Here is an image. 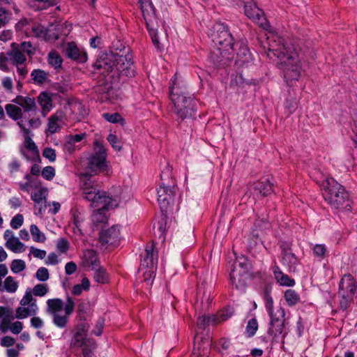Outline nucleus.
I'll list each match as a JSON object with an SVG mask.
<instances>
[{
    "label": "nucleus",
    "mask_w": 357,
    "mask_h": 357,
    "mask_svg": "<svg viewBox=\"0 0 357 357\" xmlns=\"http://www.w3.org/2000/svg\"><path fill=\"white\" fill-rule=\"evenodd\" d=\"M213 316L209 317L206 315L199 316L197 318V327L200 329H204L206 326L208 324H215V322H213Z\"/></svg>",
    "instance_id": "8fccbe9b"
},
{
    "label": "nucleus",
    "mask_w": 357,
    "mask_h": 357,
    "mask_svg": "<svg viewBox=\"0 0 357 357\" xmlns=\"http://www.w3.org/2000/svg\"><path fill=\"white\" fill-rule=\"evenodd\" d=\"M26 268L25 261L22 259H14L10 264V269L14 273H18Z\"/></svg>",
    "instance_id": "de8ad7c7"
},
{
    "label": "nucleus",
    "mask_w": 357,
    "mask_h": 357,
    "mask_svg": "<svg viewBox=\"0 0 357 357\" xmlns=\"http://www.w3.org/2000/svg\"><path fill=\"white\" fill-rule=\"evenodd\" d=\"M9 60L8 56L4 53L0 54V69L4 72H8L9 68L7 62Z\"/></svg>",
    "instance_id": "338daca9"
},
{
    "label": "nucleus",
    "mask_w": 357,
    "mask_h": 357,
    "mask_svg": "<svg viewBox=\"0 0 357 357\" xmlns=\"http://www.w3.org/2000/svg\"><path fill=\"white\" fill-rule=\"evenodd\" d=\"M94 150L95 153L88 158L87 167L91 173L96 174L98 172H103L106 170L107 151L98 141L94 142Z\"/></svg>",
    "instance_id": "9b49d317"
},
{
    "label": "nucleus",
    "mask_w": 357,
    "mask_h": 357,
    "mask_svg": "<svg viewBox=\"0 0 357 357\" xmlns=\"http://www.w3.org/2000/svg\"><path fill=\"white\" fill-rule=\"evenodd\" d=\"M158 228L159 232V238H162V241H165V234L166 231V220L165 218H161L158 222Z\"/></svg>",
    "instance_id": "e2e57ef3"
},
{
    "label": "nucleus",
    "mask_w": 357,
    "mask_h": 357,
    "mask_svg": "<svg viewBox=\"0 0 357 357\" xmlns=\"http://www.w3.org/2000/svg\"><path fill=\"white\" fill-rule=\"evenodd\" d=\"M68 102L73 119L79 121L87 114L84 105L77 99L69 98Z\"/></svg>",
    "instance_id": "412c9836"
},
{
    "label": "nucleus",
    "mask_w": 357,
    "mask_h": 357,
    "mask_svg": "<svg viewBox=\"0 0 357 357\" xmlns=\"http://www.w3.org/2000/svg\"><path fill=\"white\" fill-rule=\"evenodd\" d=\"M38 306L36 301L30 303L27 307H18L16 309L15 317L17 319H25L29 316H33L38 311Z\"/></svg>",
    "instance_id": "cd10ccee"
},
{
    "label": "nucleus",
    "mask_w": 357,
    "mask_h": 357,
    "mask_svg": "<svg viewBox=\"0 0 357 357\" xmlns=\"http://www.w3.org/2000/svg\"><path fill=\"white\" fill-rule=\"evenodd\" d=\"M244 11L248 17L251 19L254 22L264 29H267L270 27L268 22L264 17L263 10L259 8L255 3H245L244 6Z\"/></svg>",
    "instance_id": "ddd939ff"
},
{
    "label": "nucleus",
    "mask_w": 357,
    "mask_h": 357,
    "mask_svg": "<svg viewBox=\"0 0 357 357\" xmlns=\"http://www.w3.org/2000/svg\"><path fill=\"white\" fill-rule=\"evenodd\" d=\"M13 102L18 105L24 114L28 117L27 123L29 128L33 129L39 128L41 121L38 117L36 116L39 110L33 98L18 96Z\"/></svg>",
    "instance_id": "9d476101"
},
{
    "label": "nucleus",
    "mask_w": 357,
    "mask_h": 357,
    "mask_svg": "<svg viewBox=\"0 0 357 357\" xmlns=\"http://www.w3.org/2000/svg\"><path fill=\"white\" fill-rule=\"evenodd\" d=\"M47 195V189L42 188L31 195V199L37 204L43 203V202L45 203L46 199L45 196Z\"/></svg>",
    "instance_id": "c03bdc74"
},
{
    "label": "nucleus",
    "mask_w": 357,
    "mask_h": 357,
    "mask_svg": "<svg viewBox=\"0 0 357 357\" xmlns=\"http://www.w3.org/2000/svg\"><path fill=\"white\" fill-rule=\"evenodd\" d=\"M81 266L85 268L96 270L99 267L100 261L97 253L93 250H86L81 258Z\"/></svg>",
    "instance_id": "a211bd4d"
},
{
    "label": "nucleus",
    "mask_w": 357,
    "mask_h": 357,
    "mask_svg": "<svg viewBox=\"0 0 357 357\" xmlns=\"http://www.w3.org/2000/svg\"><path fill=\"white\" fill-rule=\"evenodd\" d=\"M140 4L141 11L145 22L149 26L148 21L155 18V13L153 5L151 0H138Z\"/></svg>",
    "instance_id": "393cba45"
},
{
    "label": "nucleus",
    "mask_w": 357,
    "mask_h": 357,
    "mask_svg": "<svg viewBox=\"0 0 357 357\" xmlns=\"http://www.w3.org/2000/svg\"><path fill=\"white\" fill-rule=\"evenodd\" d=\"M267 56L279 59L280 68L288 84L298 81L301 75L302 63L298 52L291 44L284 43L282 38L272 35L267 38Z\"/></svg>",
    "instance_id": "f257e3e1"
},
{
    "label": "nucleus",
    "mask_w": 357,
    "mask_h": 357,
    "mask_svg": "<svg viewBox=\"0 0 357 357\" xmlns=\"http://www.w3.org/2000/svg\"><path fill=\"white\" fill-rule=\"evenodd\" d=\"M85 133H80L69 136V140L65 144V149H68L69 146H74L75 143L81 142L85 137Z\"/></svg>",
    "instance_id": "4d7b16f0"
},
{
    "label": "nucleus",
    "mask_w": 357,
    "mask_h": 357,
    "mask_svg": "<svg viewBox=\"0 0 357 357\" xmlns=\"http://www.w3.org/2000/svg\"><path fill=\"white\" fill-rule=\"evenodd\" d=\"M30 232L31 234L33 240L37 243H44L46 240V237L43 233H42L38 227L36 225H31L30 227Z\"/></svg>",
    "instance_id": "4c0bfd02"
},
{
    "label": "nucleus",
    "mask_w": 357,
    "mask_h": 357,
    "mask_svg": "<svg viewBox=\"0 0 357 357\" xmlns=\"http://www.w3.org/2000/svg\"><path fill=\"white\" fill-rule=\"evenodd\" d=\"M174 85L169 87V96L174 105L172 112L178 119L183 121L192 116L196 109V102L192 96H187L184 93L179 94Z\"/></svg>",
    "instance_id": "6e6552de"
},
{
    "label": "nucleus",
    "mask_w": 357,
    "mask_h": 357,
    "mask_svg": "<svg viewBox=\"0 0 357 357\" xmlns=\"http://www.w3.org/2000/svg\"><path fill=\"white\" fill-rule=\"evenodd\" d=\"M212 41L217 52L214 50L213 54L218 58L219 54L222 57L229 59L230 51L234 52V39L227 25L217 22L213 26L211 33Z\"/></svg>",
    "instance_id": "0eeeda50"
},
{
    "label": "nucleus",
    "mask_w": 357,
    "mask_h": 357,
    "mask_svg": "<svg viewBox=\"0 0 357 357\" xmlns=\"http://www.w3.org/2000/svg\"><path fill=\"white\" fill-rule=\"evenodd\" d=\"M6 247L13 252H22L25 250L24 245L17 238H9L6 243Z\"/></svg>",
    "instance_id": "72a5a7b5"
},
{
    "label": "nucleus",
    "mask_w": 357,
    "mask_h": 357,
    "mask_svg": "<svg viewBox=\"0 0 357 357\" xmlns=\"http://www.w3.org/2000/svg\"><path fill=\"white\" fill-rule=\"evenodd\" d=\"M234 314V309L232 307H228L222 309L220 312H219L215 316H213V322H215V324L225 321L228 319H229Z\"/></svg>",
    "instance_id": "f704fd0d"
},
{
    "label": "nucleus",
    "mask_w": 357,
    "mask_h": 357,
    "mask_svg": "<svg viewBox=\"0 0 357 357\" xmlns=\"http://www.w3.org/2000/svg\"><path fill=\"white\" fill-rule=\"evenodd\" d=\"M47 284H38L33 288V294L36 296H44L48 292Z\"/></svg>",
    "instance_id": "3c124183"
},
{
    "label": "nucleus",
    "mask_w": 357,
    "mask_h": 357,
    "mask_svg": "<svg viewBox=\"0 0 357 357\" xmlns=\"http://www.w3.org/2000/svg\"><path fill=\"white\" fill-rule=\"evenodd\" d=\"M236 45H239L238 51L236 53L238 61L242 63H249L251 61V54L248 47L243 43H237Z\"/></svg>",
    "instance_id": "2f4dec72"
},
{
    "label": "nucleus",
    "mask_w": 357,
    "mask_h": 357,
    "mask_svg": "<svg viewBox=\"0 0 357 357\" xmlns=\"http://www.w3.org/2000/svg\"><path fill=\"white\" fill-rule=\"evenodd\" d=\"M258 330V322L255 318L250 319L245 328V335L248 337L254 336Z\"/></svg>",
    "instance_id": "ea45409f"
},
{
    "label": "nucleus",
    "mask_w": 357,
    "mask_h": 357,
    "mask_svg": "<svg viewBox=\"0 0 357 357\" xmlns=\"http://www.w3.org/2000/svg\"><path fill=\"white\" fill-rule=\"evenodd\" d=\"M313 254L316 257L324 258L327 254V249L324 244H317L313 248Z\"/></svg>",
    "instance_id": "864d4df0"
},
{
    "label": "nucleus",
    "mask_w": 357,
    "mask_h": 357,
    "mask_svg": "<svg viewBox=\"0 0 357 357\" xmlns=\"http://www.w3.org/2000/svg\"><path fill=\"white\" fill-rule=\"evenodd\" d=\"M94 274V280L96 282L101 284L107 283L109 282V276L104 268L98 267L96 269Z\"/></svg>",
    "instance_id": "58836bf2"
},
{
    "label": "nucleus",
    "mask_w": 357,
    "mask_h": 357,
    "mask_svg": "<svg viewBox=\"0 0 357 357\" xmlns=\"http://www.w3.org/2000/svg\"><path fill=\"white\" fill-rule=\"evenodd\" d=\"M339 295L340 296V306L341 309H342L343 310H346L347 309H348V307L352 303L354 296H351V294H344V292H342V294Z\"/></svg>",
    "instance_id": "49530a36"
},
{
    "label": "nucleus",
    "mask_w": 357,
    "mask_h": 357,
    "mask_svg": "<svg viewBox=\"0 0 357 357\" xmlns=\"http://www.w3.org/2000/svg\"><path fill=\"white\" fill-rule=\"evenodd\" d=\"M56 245L57 251L61 254L66 253L70 248L68 241L64 238H59L57 241Z\"/></svg>",
    "instance_id": "603ef678"
},
{
    "label": "nucleus",
    "mask_w": 357,
    "mask_h": 357,
    "mask_svg": "<svg viewBox=\"0 0 357 357\" xmlns=\"http://www.w3.org/2000/svg\"><path fill=\"white\" fill-rule=\"evenodd\" d=\"M265 307L270 317L269 328L268 333L273 338L272 342H284V339L287 334L285 328V311L281 306L275 310L273 307V300L271 295V290L266 288L264 292Z\"/></svg>",
    "instance_id": "20e7f679"
},
{
    "label": "nucleus",
    "mask_w": 357,
    "mask_h": 357,
    "mask_svg": "<svg viewBox=\"0 0 357 357\" xmlns=\"http://www.w3.org/2000/svg\"><path fill=\"white\" fill-rule=\"evenodd\" d=\"M120 240L121 231L118 225L103 229L99 234V241L102 245L116 246L119 244Z\"/></svg>",
    "instance_id": "4468645a"
},
{
    "label": "nucleus",
    "mask_w": 357,
    "mask_h": 357,
    "mask_svg": "<svg viewBox=\"0 0 357 357\" xmlns=\"http://www.w3.org/2000/svg\"><path fill=\"white\" fill-rule=\"evenodd\" d=\"M38 102L42 108L43 115L45 116L52 107V100L50 94L45 91L42 92L38 96Z\"/></svg>",
    "instance_id": "c85d7f7f"
},
{
    "label": "nucleus",
    "mask_w": 357,
    "mask_h": 357,
    "mask_svg": "<svg viewBox=\"0 0 357 357\" xmlns=\"http://www.w3.org/2000/svg\"><path fill=\"white\" fill-rule=\"evenodd\" d=\"M248 270V261L244 257H238L234 263V268L230 273V280L236 289H242L245 285V274Z\"/></svg>",
    "instance_id": "f8f14e48"
},
{
    "label": "nucleus",
    "mask_w": 357,
    "mask_h": 357,
    "mask_svg": "<svg viewBox=\"0 0 357 357\" xmlns=\"http://www.w3.org/2000/svg\"><path fill=\"white\" fill-rule=\"evenodd\" d=\"M4 289L9 293H15L18 287V284L11 276L7 277L3 283Z\"/></svg>",
    "instance_id": "37998d69"
},
{
    "label": "nucleus",
    "mask_w": 357,
    "mask_h": 357,
    "mask_svg": "<svg viewBox=\"0 0 357 357\" xmlns=\"http://www.w3.org/2000/svg\"><path fill=\"white\" fill-rule=\"evenodd\" d=\"M62 122V117L57 113L52 115L48 119L47 131L51 134L58 132L61 129V123Z\"/></svg>",
    "instance_id": "7c9ffc66"
},
{
    "label": "nucleus",
    "mask_w": 357,
    "mask_h": 357,
    "mask_svg": "<svg viewBox=\"0 0 357 357\" xmlns=\"http://www.w3.org/2000/svg\"><path fill=\"white\" fill-rule=\"evenodd\" d=\"M35 276L38 280L45 282L50 278L49 271L45 267H40L37 270Z\"/></svg>",
    "instance_id": "6e6d98bb"
},
{
    "label": "nucleus",
    "mask_w": 357,
    "mask_h": 357,
    "mask_svg": "<svg viewBox=\"0 0 357 357\" xmlns=\"http://www.w3.org/2000/svg\"><path fill=\"white\" fill-rule=\"evenodd\" d=\"M356 290V280L351 274L344 275L339 284V294H348L354 296Z\"/></svg>",
    "instance_id": "aec40b11"
},
{
    "label": "nucleus",
    "mask_w": 357,
    "mask_h": 357,
    "mask_svg": "<svg viewBox=\"0 0 357 357\" xmlns=\"http://www.w3.org/2000/svg\"><path fill=\"white\" fill-rule=\"evenodd\" d=\"M29 250L30 254H31L34 257L40 259H43L47 254L45 250H40L33 246L30 247Z\"/></svg>",
    "instance_id": "0e129e2a"
},
{
    "label": "nucleus",
    "mask_w": 357,
    "mask_h": 357,
    "mask_svg": "<svg viewBox=\"0 0 357 357\" xmlns=\"http://www.w3.org/2000/svg\"><path fill=\"white\" fill-rule=\"evenodd\" d=\"M31 34L37 38H43L47 39V29L41 24H33L31 26Z\"/></svg>",
    "instance_id": "79ce46f5"
},
{
    "label": "nucleus",
    "mask_w": 357,
    "mask_h": 357,
    "mask_svg": "<svg viewBox=\"0 0 357 357\" xmlns=\"http://www.w3.org/2000/svg\"><path fill=\"white\" fill-rule=\"evenodd\" d=\"M23 221V215L17 214L12 218L10 221V226L12 228L17 229L22 225Z\"/></svg>",
    "instance_id": "680f3d73"
},
{
    "label": "nucleus",
    "mask_w": 357,
    "mask_h": 357,
    "mask_svg": "<svg viewBox=\"0 0 357 357\" xmlns=\"http://www.w3.org/2000/svg\"><path fill=\"white\" fill-rule=\"evenodd\" d=\"M102 116L106 121L112 123H116L123 121L121 116L119 113H104Z\"/></svg>",
    "instance_id": "bf43d9fd"
},
{
    "label": "nucleus",
    "mask_w": 357,
    "mask_h": 357,
    "mask_svg": "<svg viewBox=\"0 0 357 357\" xmlns=\"http://www.w3.org/2000/svg\"><path fill=\"white\" fill-rule=\"evenodd\" d=\"M153 19H152L151 21H148L149 26H148V25H146V27H147V29L149 31V33L151 36L153 43L158 49H160V43H159L155 30L154 29L150 28V23L153 21ZM146 24H147L146 23Z\"/></svg>",
    "instance_id": "69168bd1"
},
{
    "label": "nucleus",
    "mask_w": 357,
    "mask_h": 357,
    "mask_svg": "<svg viewBox=\"0 0 357 357\" xmlns=\"http://www.w3.org/2000/svg\"><path fill=\"white\" fill-rule=\"evenodd\" d=\"M158 262V253L154 251L153 242L148 244L145 248L144 254L141 259L142 268L155 267Z\"/></svg>",
    "instance_id": "f3484780"
},
{
    "label": "nucleus",
    "mask_w": 357,
    "mask_h": 357,
    "mask_svg": "<svg viewBox=\"0 0 357 357\" xmlns=\"http://www.w3.org/2000/svg\"><path fill=\"white\" fill-rule=\"evenodd\" d=\"M273 273L274 278L280 285L286 287L294 286L295 280L284 273L278 265L275 264L273 266Z\"/></svg>",
    "instance_id": "b1692460"
},
{
    "label": "nucleus",
    "mask_w": 357,
    "mask_h": 357,
    "mask_svg": "<svg viewBox=\"0 0 357 357\" xmlns=\"http://www.w3.org/2000/svg\"><path fill=\"white\" fill-rule=\"evenodd\" d=\"M75 303L70 296L66 297L65 304L61 298H50L47 301V313L52 317V323L60 328L66 327L69 317L75 310Z\"/></svg>",
    "instance_id": "423d86ee"
},
{
    "label": "nucleus",
    "mask_w": 357,
    "mask_h": 357,
    "mask_svg": "<svg viewBox=\"0 0 357 357\" xmlns=\"http://www.w3.org/2000/svg\"><path fill=\"white\" fill-rule=\"evenodd\" d=\"M104 319L102 318H99L96 323L93 333L96 336H100L102 333Z\"/></svg>",
    "instance_id": "774afa93"
},
{
    "label": "nucleus",
    "mask_w": 357,
    "mask_h": 357,
    "mask_svg": "<svg viewBox=\"0 0 357 357\" xmlns=\"http://www.w3.org/2000/svg\"><path fill=\"white\" fill-rule=\"evenodd\" d=\"M43 156L53 162L56 160V151L50 147L45 148L43 151Z\"/></svg>",
    "instance_id": "052dcab7"
},
{
    "label": "nucleus",
    "mask_w": 357,
    "mask_h": 357,
    "mask_svg": "<svg viewBox=\"0 0 357 357\" xmlns=\"http://www.w3.org/2000/svg\"><path fill=\"white\" fill-rule=\"evenodd\" d=\"M41 174L45 179L51 181L55 176V169L52 166H47L43 168Z\"/></svg>",
    "instance_id": "13d9d810"
},
{
    "label": "nucleus",
    "mask_w": 357,
    "mask_h": 357,
    "mask_svg": "<svg viewBox=\"0 0 357 357\" xmlns=\"http://www.w3.org/2000/svg\"><path fill=\"white\" fill-rule=\"evenodd\" d=\"M107 141L109 142L112 148L115 151H121L122 149V144L121 141L119 139L116 135L110 133L107 136Z\"/></svg>",
    "instance_id": "5fc2aeb1"
},
{
    "label": "nucleus",
    "mask_w": 357,
    "mask_h": 357,
    "mask_svg": "<svg viewBox=\"0 0 357 357\" xmlns=\"http://www.w3.org/2000/svg\"><path fill=\"white\" fill-rule=\"evenodd\" d=\"M16 46L22 50V52L26 53L30 57L35 53V47L30 42H22L20 45H16Z\"/></svg>",
    "instance_id": "a18cd8bd"
},
{
    "label": "nucleus",
    "mask_w": 357,
    "mask_h": 357,
    "mask_svg": "<svg viewBox=\"0 0 357 357\" xmlns=\"http://www.w3.org/2000/svg\"><path fill=\"white\" fill-rule=\"evenodd\" d=\"M282 261L283 264L287 265L290 269L295 268L298 263V259L291 252V248L287 244H282Z\"/></svg>",
    "instance_id": "5701e85b"
},
{
    "label": "nucleus",
    "mask_w": 357,
    "mask_h": 357,
    "mask_svg": "<svg viewBox=\"0 0 357 357\" xmlns=\"http://www.w3.org/2000/svg\"><path fill=\"white\" fill-rule=\"evenodd\" d=\"M284 298L289 306L296 305L301 301L299 294L291 289L285 291Z\"/></svg>",
    "instance_id": "473e14b6"
},
{
    "label": "nucleus",
    "mask_w": 357,
    "mask_h": 357,
    "mask_svg": "<svg viewBox=\"0 0 357 357\" xmlns=\"http://www.w3.org/2000/svg\"><path fill=\"white\" fill-rule=\"evenodd\" d=\"M93 68L101 70L103 75L109 73H116L119 75L132 77L135 75V68L132 61V56L129 50L124 47L119 52L117 50L102 53L96 59L93 65Z\"/></svg>",
    "instance_id": "f03ea898"
},
{
    "label": "nucleus",
    "mask_w": 357,
    "mask_h": 357,
    "mask_svg": "<svg viewBox=\"0 0 357 357\" xmlns=\"http://www.w3.org/2000/svg\"><path fill=\"white\" fill-rule=\"evenodd\" d=\"M7 55L9 57V60L14 66L26 63V56L22 52V50L16 46L15 43H13L12 49L7 52Z\"/></svg>",
    "instance_id": "bb28decb"
},
{
    "label": "nucleus",
    "mask_w": 357,
    "mask_h": 357,
    "mask_svg": "<svg viewBox=\"0 0 357 357\" xmlns=\"http://www.w3.org/2000/svg\"><path fill=\"white\" fill-rule=\"evenodd\" d=\"M144 273V281L147 286H151L155 278V267L146 268Z\"/></svg>",
    "instance_id": "09e8293b"
},
{
    "label": "nucleus",
    "mask_w": 357,
    "mask_h": 357,
    "mask_svg": "<svg viewBox=\"0 0 357 357\" xmlns=\"http://www.w3.org/2000/svg\"><path fill=\"white\" fill-rule=\"evenodd\" d=\"M90 288V282L87 278L82 280L81 284H75L72 289V294L75 296H79L83 291H88Z\"/></svg>",
    "instance_id": "e433bc0d"
},
{
    "label": "nucleus",
    "mask_w": 357,
    "mask_h": 357,
    "mask_svg": "<svg viewBox=\"0 0 357 357\" xmlns=\"http://www.w3.org/2000/svg\"><path fill=\"white\" fill-rule=\"evenodd\" d=\"M48 63L54 67L58 68L61 66L62 59L58 52L54 51L51 52L48 55Z\"/></svg>",
    "instance_id": "a19ab883"
},
{
    "label": "nucleus",
    "mask_w": 357,
    "mask_h": 357,
    "mask_svg": "<svg viewBox=\"0 0 357 357\" xmlns=\"http://www.w3.org/2000/svg\"><path fill=\"white\" fill-rule=\"evenodd\" d=\"M169 176V171L162 172L161 178V184L158 189V202L159 203L161 211H165L169 204L174 201V198L176 192V186L174 180L171 178L169 181H166L165 177Z\"/></svg>",
    "instance_id": "1a4fd4ad"
},
{
    "label": "nucleus",
    "mask_w": 357,
    "mask_h": 357,
    "mask_svg": "<svg viewBox=\"0 0 357 357\" xmlns=\"http://www.w3.org/2000/svg\"><path fill=\"white\" fill-rule=\"evenodd\" d=\"M251 193L257 199L266 197L273 192V184L268 180L254 182L250 188Z\"/></svg>",
    "instance_id": "dca6fc26"
},
{
    "label": "nucleus",
    "mask_w": 357,
    "mask_h": 357,
    "mask_svg": "<svg viewBox=\"0 0 357 357\" xmlns=\"http://www.w3.org/2000/svg\"><path fill=\"white\" fill-rule=\"evenodd\" d=\"M17 126L22 130L24 137V146L25 147L31 151L34 154H38V149L35 142L31 138V131L29 128L25 126V123H22V121L18 122Z\"/></svg>",
    "instance_id": "a878e982"
},
{
    "label": "nucleus",
    "mask_w": 357,
    "mask_h": 357,
    "mask_svg": "<svg viewBox=\"0 0 357 357\" xmlns=\"http://www.w3.org/2000/svg\"><path fill=\"white\" fill-rule=\"evenodd\" d=\"M211 342L208 338H203L197 334L195 336L194 348L191 357H208Z\"/></svg>",
    "instance_id": "2eb2a0df"
},
{
    "label": "nucleus",
    "mask_w": 357,
    "mask_h": 357,
    "mask_svg": "<svg viewBox=\"0 0 357 357\" xmlns=\"http://www.w3.org/2000/svg\"><path fill=\"white\" fill-rule=\"evenodd\" d=\"M79 182L83 197L90 202V206L94 208V212L102 214V220H104L105 211L118 206L119 202L118 195H113L97 189L93 185L89 174H82L79 176Z\"/></svg>",
    "instance_id": "7ed1b4c3"
},
{
    "label": "nucleus",
    "mask_w": 357,
    "mask_h": 357,
    "mask_svg": "<svg viewBox=\"0 0 357 357\" xmlns=\"http://www.w3.org/2000/svg\"><path fill=\"white\" fill-rule=\"evenodd\" d=\"M66 53L68 58L79 63H84L87 61L86 52L79 49L73 42L68 43Z\"/></svg>",
    "instance_id": "6ab92c4d"
},
{
    "label": "nucleus",
    "mask_w": 357,
    "mask_h": 357,
    "mask_svg": "<svg viewBox=\"0 0 357 357\" xmlns=\"http://www.w3.org/2000/svg\"><path fill=\"white\" fill-rule=\"evenodd\" d=\"M323 195L325 200L337 209H349L351 201L344 188L333 178L327 177L322 181Z\"/></svg>",
    "instance_id": "39448f33"
},
{
    "label": "nucleus",
    "mask_w": 357,
    "mask_h": 357,
    "mask_svg": "<svg viewBox=\"0 0 357 357\" xmlns=\"http://www.w3.org/2000/svg\"><path fill=\"white\" fill-rule=\"evenodd\" d=\"M85 330V325H80L77 327V331L71 342V346L80 347L84 345L86 336Z\"/></svg>",
    "instance_id": "c756f323"
},
{
    "label": "nucleus",
    "mask_w": 357,
    "mask_h": 357,
    "mask_svg": "<svg viewBox=\"0 0 357 357\" xmlns=\"http://www.w3.org/2000/svg\"><path fill=\"white\" fill-rule=\"evenodd\" d=\"M5 110L7 115L13 121L18 122L22 121V123L27 122V116L24 114L22 109L20 106L13 104H7L5 106Z\"/></svg>",
    "instance_id": "4be33fe9"
},
{
    "label": "nucleus",
    "mask_w": 357,
    "mask_h": 357,
    "mask_svg": "<svg viewBox=\"0 0 357 357\" xmlns=\"http://www.w3.org/2000/svg\"><path fill=\"white\" fill-rule=\"evenodd\" d=\"M31 76L35 84H43L47 79V73L40 69H35L31 73Z\"/></svg>",
    "instance_id": "c9c22d12"
}]
</instances>
